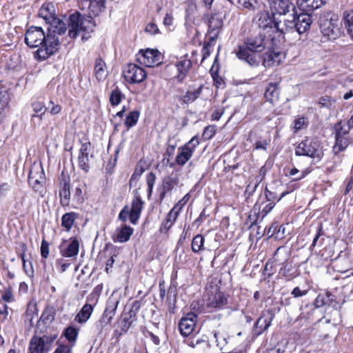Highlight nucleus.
Instances as JSON below:
<instances>
[{"instance_id": "15", "label": "nucleus", "mask_w": 353, "mask_h": 353, "mask_svg": "<svg viewBox=\"0 0 353 353\" xmlns=\"http://www.w3.org/2000/svg\"><path fill=\"white\" fill-rule=\"evenodd\" d=\"M285 54L276 50H268L263 55V65L265 68L279 65L285 59Z\"/></svg>"}, {"instance_id": "36", "label": "nucleus", "mask_w": 353, "mask_h": 353, "mask_svg": "<svg viewBox=\"0 0 353 353\" xmlns=\"http://www.w3.org/2000/svg\"><path fill=\"white\" fill-rule=\"evenodd\" d=\"M267 172V169L265 165L262 166L259 170V174L254 176L252 179V181L248 184L247 189H252V191H254L259 185L263 181L264 179Z\"/></svg>"}, {"instance_id": "39", "label": "nucleus", "mask_w": 353, "mask_h": 353, "mask_svg": "<svg viewBox=\"0 0 353 353\" xmlns=\"http://www.w3.org/2000/svg\"><path fill=\"white\" fill-rule=\"evenodd\" d=\"M204 241L205 239L203 235L197 234L196 235L192 241L191 249L193 252L198 253L199 252H202L205 250L204 247Z\"/></svg>"}, {"instance_id": "6", "label": "nucleus", "mask_w": 353, "mask_h": 353, "mask_svg": "<svg viewBox=\"0 0 353 353\" xmlns=\"http://www.w3.org/2000/svg\"><path fill=\"white\" fill-rule=\"evenodd\" d=\"M335 143L332 147V152L337 156L343 152L349 145L350 139L347 130H345V125L342 121L336 123L334 127Z\"/></svg>"}, {"instance_id": "14", "label": "nucleus", "mask_w": 353, "mask_h": 353, "mask_svg": "<svg viewBox=\"0 0 353 353\" xmlns=\"http://www.w3.org/2000/svg\"><path fill=\"white\" fill-rule=\"evenodd\" d=\"M274 13H270L268 11L260 12L256 15V23L259 30L262 32L272 33L273 26L274 22Z\"/></svg>"}, {"instance_id": "48", "label": "nucleus", "mask_w": 353, "mask_h": 353, "mask_svg": "<svg viewBox=\"0 0 353 353\" xmlns=\"http://www.w3.org/2000/svg\"><path fill=\"white\" fill-rule=\"evenodd\" d=\"M19 201H17V205L19 208L29 209L31 205L30 197L27 192H22L21 196L18 199Z\"/></svg>"}, {"instance_id": "24", "label": "nucleus", "mask_w": 353, "mask_h": 353, "mask_svg": "<svg viewBox=\"0 0 353 353\" xmlns=\"http://www.w3.org/2000/svg\"><path fill=\"white\" fill-rule=\"evenodd\" d=\"M327 0H297V6L304 12H311L321 8Z\"/></svg>"}, {"instance_id": "53", "label": "nucleus", "mask_w": 353, "mask_h": 353, "mask_svg": "<svg viewBox=\"0 0 353 353\" xmlns=\"http://www.w3.org/2000/svg\"><path fill=\"white\" fill-rule=\"evenodd\" d=\"M265 194L267 201L270 202H275V201H280L281 198L285 195V193L283 192L281 195L278 197L275 192L269 190L268 188H265Z\"/></svg>"}, {"instance_id": "2", "label": "nucleus", "mask_w": 353, "mask_h": 353, "mask_svg": "<svg viewBox=\"0 0 353 353\" xmlns=\"http://www.w3.org/2000/svg\"><path fill=\"white\" fill-rule=\"evenodd\" d=\"M268 40L264 32L256 30L244 39L236 52V57L251 66L259 65L260 57L256 53L263 51L267 47Z\"/></svg>"}, {"instance_id": "64", "label": "nucleus", "mask_w": 353, "mask_h": 353, "mask_svg": "<svg viewBox=\"0 0 353 353\" xmlns=\"http://www.w3.org/2000/svg\"><path fill=\"white\" fill-rule=\"evenodd\" d=\"M130 213L128 206H125L119 212V219L123 222H125L128 218H130Z\"/></svg>"}, {"instance_id": "42", "label": "nucleus", "mask_w": 353, "mask_h": 353, "mask_svg": "<svg viewBox=\"0 0 353 353\" xmlns=\"http://www.w3.org/2000/svg\"><path fill=\"white\" fill-rule=\"evenodd\" d=\"M20 258L21 259L23 263V268L25 273L28 276L32 277L34 276V269L32 261L26 259V256L24 252L20 254Z\"/></svg>"}, {"instance_id": "19", "label": "nucleus", "mask_w": 353, "mask_h": 353, "mask_svg": "<svg viewBox=\"0 0 353 353\" xmlns=\"http://www.w3.org/2000/svg\"><path fill=\"white\" fill-rule=\"evenodd\" d=\"M268 2L272 13L279 15H284L290 9H294L292 0H268Z\"/></svg>"}, {"instance_id": "46", "label": "nucleus", "mask_w": 353, "mask_h": 353, "mask_svg": "<svg viewBox=\"0 0 353 353\" xmlns=\"http://www.w3.org/2000/svg\"><path fill=\"white\" fill-rule=\"evenodd\" d=\"M54 308L52 306H47L41 316V320L45 323L52 322L54 320Z\"/></svg>"}, {"instance_id": "21", "label": "nucleus", "mask_w": 353, "mask_h": 353, "mask_svg": "<svg viewBox=\"0 0 353 353\" xmlns=\"http://www.w3.org/2000/svg\"><path fill=\"white\" fill-rule=\"evenodd\" d=\"M179 179L176 176H166L162 181L161 190L159 193V199L162 201L166 194L170 192L176 186L178 185Z\"/></svg>"}, {"instance_id": "12", "label": "nucleus", "mask_w": 353, "mask_h": 353, "mask_svg": "<svg viewBox=\"0 0 353 353\" xmlns=\"http://www.w3.org/2000/svg\"><path fill=\"white\" fill-rule=\"evenodd\" d=\"M137 60L146 67L159 65L162 62L161 54L157 50L147 49L140 50L137 54Z\"/></svg>"}, {"instance_id": "32", "label": "nucleus", "mask_w": 353, "mask_h": 353, "mask_svg": "<svg viewBox=\"0 0 353 353\" xmlns=\"http://www.w3.org/2000/svg\"><path fill=\"white\" fill-rule=\"evenodd\" d=\"M94 72L99 81L105 80L108 75L105 63L101 58H97L95 60Z\"/></svg>"}, {"instance_id": "8", "label": "nucleus", "mask_w": 353, "mask_h": 353, "mask_svg": "<svg viewBox=\"0 0 353 353\" xmlns=\"http://www.w3.org/2000/svg\"><path fill=\"white\" fill-rule=\"evenodd\" d=\"M56 338V335L32 336L29 344V352L30 353H48L51 350L52 345Z\"/></svg>"}, {"instance_id": "23", "label": "nucleus", "mask_w": 353, "mask_h": 353, "mask_svg": "<svg viewBox=\"0 0 353 353\" xmlns=\"http://www.w3.org/2000/svg\"><path fill=\"white\" fill-rule=\"evenodd\" d=\"M143 205V201L140 196L136 197L132 202V207L130 211V221L134 225L137 224L140 217Z\"/></svg>"}, {"instance_id": "13", "label": "nucleus", "mask_w": 353, "mask_h": 353, "mask_svg": "<svg viewBox=\"0 0 353 353\" xmlns=\"http://www.w3.org/2000/svg\"><path fill=\"white\" fill-rule=\"evenodd\" d=\"M123 74L125 81L130 83H139L147 76L146 72L142 68L134 63H130L125 67Z\"/></svg>"}, {"instance_id": "59", "label": "nucleus", "mask_w": 353, "mask_h": 353, "mask_svg": "<svg viewBox=\"0 0 353 353\" xmlns=\"http://www.w3.org/2000/svg\"><path fill=\"white\" fill-rule=\"evenodd\" d=\"M62 109V107L59 104H54V103L52 101H50L49 102L48 107L47 108V110H49L51 114L55 115L59 114Z\"/></svg>"}, {"instance_id": "51", "label": "nucleus", "mask_w": 353, "mask_h": 353, "mask_svg": "<svg viewBox=\"0 0 353 353\" xmlns=\"http://www.w3.org/2000/svg\"><path fill=\"white\" fill-rule=\"evenodd\" d=\"M190 198V194H186L180 201L177 202V203L174 205V206L171 210L174 212H177V214H179L183 206L188 203Z\"/></svg>"}, {"instance_id": "22", "label": "nucleus", "mask_w": 353, "mask_h": 353, "mask_svg": "<svg viewBox=\"0 0 353 353\" xmlns=\"http://www.w3.org/2000/svg\"><path fill=\"white\" fill-rule=\"evenodd\" d=\"M175 67L177 69L178 74L174 77V79L177 82L181 83L187 77L192 67V61L190 59L183 58L176 62Z\"/></svg>"}, {"instance_id": "18", "label": "nucleus", "mask_w": 353, "mask_h": 353, "mask_svg": "<svg viewBox=\"0 0 353 353\" xmlns=\"http://www.w3.org/2000/svg\"><path fill=\"white\" fill-rule=\"evenodd\" d=\"M223 19L221 14H212L208 19V34L211 41L217 38L222 27Z\"/></svg>"}, {"instance_id": "52", "label": "nucleus", "mask_w": 353, "mask_h": 353, "mask_svg": "<svg viewBox=\"0 0 353 353\" xmlns=\"http://www.w3.org/2000/svg\"><path fill=\"white\" fill-rule=\"evenodd\" d=\"M213 336L215 339L216 346L219 347L220 350H223V347L228 344L227 339L216 331L213 332Z\"/></svg>"}, {"instance_id": "44", "label": "nucleus", "mask_w": 353, "mask_h": 353, "mask_svg": "<svg viewBox=\"0 0 353 353\" xmlns=\"http://www.w3.org/2000/svg\"><path fill=\"white\" fill-rule=\"evenodd\" d=\"M79 330L74 327H68L64 330V336L70 344H75Z\"/></svg>"}, {"instance_id": "60", "label": "nucleus", "mask_w": 353, "mask_h": 353, "mask_svg": "<svg viewBox=\"0 0 353 353\" xmlns=\"http://www.w3.org/2000/svg\"><path fill=\"white\" fill-rule=\"evenodd\" d=\"M41 255L43 259H47L49 255V243L44 239L41 242Z\"/></svg>"}, {"instance_id": "9", "label": "nucleus", "mask_w": 353, "mask_h": 353, "mask_svg": "<svg viewBox=\"0 0 353 353\" xmlns=\"http://www.w3.org/2000/svg\"><path fill=\"white\" fill-rule=\"evenodd\" d=\"M292 22H288V28H292L293 32L296 31L299 34L307 32L312 22V17L310 14L302 12L299 14L290 16Z\"/></svg>"}, {"instance_id": "47", "label": "nucleus", "mask_w": 353, "mask_h": 353, "mask_svg": "<svg viewBox=\"0 0 353 353\" xmlns=\"http://www.w3.org/2000/svg\"><path fill=\"white\" fill-rule=\"evenodd\" d=\"M10 94L6 90L0 91V114L8 107Z\"/></svg>"}, {"instance_id": "62", "label": "nucleus", "mask_w": 353, "mask_h": 353, "mask_svg": "<svg viewBox=\"0 0 353 353\" xmlns=\"http://www.w3.org/2000/svg\"><path fill=\"white\" fill-rule=\"evenodd\" d=\"M56 264L59 266L61 273H63L70 265L69 263H66L63 259H57Z\"/></svg>"}, {"instance_id": "30", "label": "nucleus", "mask_w": 353, "mask_h": 353, "mask_svg": "<svg viewBox=\"0 0 353 353\" xmlns=\"http://www.w3.org/2000/svg\"><path fill=\"white\" fill-rule=\"evenodd\" d=\"M117 307V303L110 302L107 304L106 308L100 319V323L102 326H105L110 323L112 319L115 315Z\"/></svg>"}, {"instance_id": "20", "label": "nucleus", "mask_w": 353, "mask_h": 353, "mask_svg": "<svg viewBox=\"0 0 353 353\" xmlns=\"http://www.w3.org/2000/svg\"><path fill=\"white\" fill-rule=\"evenodd\" d=\"M91 144L90 142H85L81 144L78 157V165L79 168L83 170L85 173L89 172V152Z\"/></svg>"}, {"instance_id": "50", "label": "nucleus", "mask_w": 353, "mask_h": 353, "mask_svg": "<svg viewBox=\"0 0 353 353\" xmlns=\"http://www.w3.org/2000/svg\"><path fill=\"white\" fill-rule=\"evenodd\" d=\"M309 124L308 119L304 117H299L294 122V132L306 128Z\"/></svg>"}, {"instance_id": "26", "label": "nucleus", "mask_w": 353, "mask_h": 353, "mask_svg": "<svg viewBox=\"0 0 353 353\" xmlns=\"http://www.w3.org/2000/svg\"><path fill=\"white\" fill-rule=\"evenodd\" d=\"M228 303V299L221 292H217L209 298L208 306L215 309H221Z\"/></svg>"}, {"instance_id": "35", "label": "nucleus", "mask_w": 353, "mask_h": 353, "mask_svg": "<svg viewBox=\"0 0 353 353\" xmlns=\"http://www.w3.org/2000/svg\"><path fill=\"white\" fill-rule=\"evenodd\" d=\"M60 202L61 205L67 206L70 203V183L68 181H64L59 190Z\"/></svg>"}, {"instance_id": "61", "label": "nucleus", "mask_w": 353, "mask_h": 353, "mask_svg": "<svg viewBox=\"0 0 353 353\" xmlns=\"http://www.w3.org/2000/svg\"><path fill=\"white\" fill-rule=\"evenodd\" d=\"M74 344L68 345H59L56 349V353H72V348Z\"/></svg>"}, {"instance_id": "41", "label": "nucleus", "mask_w": 353, "mask_h": 353, "mask_svg": "<svg viewBox=\"0 0 353 353\" xmlns=\"http://www.w3.org/2000/svg\"><path fill=\"white\" fill-rule=\"evenodd\" d=\"M76 218L77 214L75 212H72L64 214L61 218V225L67 231L70 230Z\"/></svg>"}, {"instance_id": "43", "label": "nucleus", "mask_w": 353, "mask_h": 353, "mask_svg": "<svg viewBox=\"0 0 353 353\" xmlns=\"http://www.w3.org/2000/svg\"><path fill=\"white\" fill-rule=\"evenodd\" d=\"M139 116L140 113L137 110L132 111L128 114L125 121V125L128 129L134 126L137 124Z\"/></svg>"}, {"instance_id": "27", "label": "nucleus", "mask_w": 353, "mask_h": 353, "mask_svg": "<svg viewBox=\"0 0 353 353\" xmlns=\"http://www.w3.org/2000/svg\"><path fill=\"white\" fill-rule=\"evenodd\" d=\"M133 228L128 225H124L117 230V233L114 234L112 239L114 242L125 243L127 242L133 233Z\"/></svg>"}, {"instance_id": "7", "label": "nucleus", "mask_w": 353, "mask_h": 353, "mask_svg": "<svg viewBox=\"0 0 353 353\" xmlns=\"http://www.w3.org/2000/svg\"><path fill=\"white\" fill-rule=\"evenodd\" d=\"M341 23L334 16L321 21L320 29L324 37L329 40H335L341 36Z\"/></svg>"}, {"instance_id": "10", "label": "nucleus", "mask_w": 353, "mask_h": 353, "mask_svg": "<svg viewBox=\"0 0 353 353\" xmlns=\"http://www.w3.org/2000/svg\"><path fill=\"white\" fill-rule=\"evenodd\" d=\"M199 144L198 138L194 137L184 145L179 147L175 159L176 163L180 166H183L191 159Z\"/></svg>"}, {"instance_id": "34", "label": "nucleus", "mask_w": 353, "mask_h": 353, "mask_svg": "<svg viewBox=\"0 0 353 353\" xmlns=\"http://www.w3.org/2000/svg\"><path fill=\"white\" fill-rule=\"evenodd\" d=\"M92 312V305L88 303L85 304L75 316V321L79 323H85L90 319Z\"/></svg>"}, {"instance_id": "40", "label": "nucleus", "mask_w": 353, "mask_h": 353, "mask_svg": "<svg viewBox=\"0 0 353 353\" xmlns=\"http://www.w3.org/2000/svg\"><path fill=\"white\" fill-rule=\"evenodd\" d=\"M32 107L34 111V114L32 115V119L33 120L34 118H39V120H41L43 116L44 115L46 111L47 110V108L45 105L39 101H36L32 103Z\"/></svg>"}, {"instance_id": "38", "label": "nucleus", "mask_w": 353, "mask_h": 353, "mask_svg": "<svg viewBox=\"0 0 353 353\" xmlns=\"http://www.w3.org/2000/svg\"><path fill=\"white\" fill-rule=\"evenodd\" d=\"M202 88L200 87L196 90L193 91L188 90L186 93L182 96L180 100L185 104L194 102L196 99H198L201 94Z\"/></svg>"}, {"instance_id": "57", "label": "nucleus", "mask_w": 353, "mask_h": 353, "mask_svg": "<svg viewBox=\"0 0 353 353\" xmlns=\"http://www.w3.org/2000/svg\"><path fill=\"white\" fill-rule=\"evenodd\" d=\"M238 3L244 8L252 10L255 8L257 2L256 0H238Z\"/></svg>"}, {"instance_id": "1", "label": "nucleus", "mask_w": 353, "mask_h": 353, "mask_svg": "<svg viewBox=\"0 0 353 353\" xmlns=\"http://www.w3.org/2000/svg\"><path fill=\"white\" fill-rule=\"evenodd\" d=\"M47 31L46 34L41 27L32 26L26 33V43L30 48H39L34 54L39 60H45L54 54L60 46L57 32Z\"/></svg>"}, {"instance_id": "45", "label": "nucleus", "mask_w": 353, "mask_h": 353, "mask_svg": "<svg viewBox=\"0 0 353 353\" xmlns=\"http://www.w3.org/2000/svg\"><path fill=\"white\" fill-rule=\"evenodd\" d=\"M123 97L124 95L122 94L121 91L119 88H116L110 94V102L113 106L117 105L121 103Z\"/></svg>"}, {"instance_id": "63", "label": "nucleus", "mask_w": 353, "mask_h": 353, "mask_svg": "<svg viewBox=\"0 0 353 353\" xmlns=\"http://www.w3.org/2000/svg\"><path fill=\"white\" fill-rule=\"evenodd\" d=\"M270 140L268 141L267 139L257 141L255 143L254 148L256 150H266L267 146L269 145Z\"/></svg>"}, {"instance_id": "37", "label": "nucleus", "mask_w": 353, "mask_h": 353, "mask_svg": "<svg viewBox=\"0 0 353 353\" xmlns=\"http://www.w3.org/2000/svg\"><path fill=\"white\" fill-rule=\"evenodd\" d=\"M343 23L348 34L353 39V10L344 11Z\"/></svg>"}, {"instance_id": "56", "label": "nucleus", "mask_w": 353, "mask_h": 353, "mask_svg": "<svg viewBox=\"0 0 353 353\" xmlns=\"http://www.w3.org/2000/svg\"><path fill=\"white\" fill-rule=\"evenodd\" d=\"M148 191L149 194H151L152 189L156 181V175L153 172H150L147 174L146 177Z\"/></svg>"}, {"instance_id": "31", "label": "nucleus", "mask_w": 353, "mask_h": 353, "mask_svg": "<svg viewBox=\"0 0 353 353\" xmlns=\"http://www.w3.org/2000/svg\"><path fill=\"white\" fill-rule=\"evenodd\" d=\"M265 98L272 104H274L279 101V90L277 83H270L268 84L265 89Z\"/></svg>"}, {"instance_id": "33", "label": "nucleus", "mask_w": 353, "mask_h": 353, "mask_svg": "<svg viewBox=\"0 0 353 353\" xmlns=\"http://www.w3.org/2000/svg\"><path fill=\"white\" fill-rule=\"evenodd\" d=\"M178 216L177 212H174L171 210L167 214L165 219L161 223L159 232L162 234H166L172 226Z\"/></svg>"}, {"instance_id": "3", "label": "nucleus", "mask_w": 353, "mask_h": 353, "mask_svg": "<svg viewBox=\"0 0 353 353\" xmlns=\"http://www.w3.org/2000/svg\"><path fill=\"white\" fill-rule=\"evenodd\" d=\"M55 8L52 3H46L43 4L39 10V17L44 19L48 25L47 30L57 32L58 35L64 34L66 30L65 23L55 16Z\"/></svg>"}, {"instance_id": "16", "label": "nucleus", "mask_w": 353, "mask_h": 353, "mask_svg": "<svg viewBox=\"0 0 353 353\" xmlns=\"http://www.w3.org/2000/svg\"><path fill=\"white\" fill-rule=\"evenodd\" d=\"M60 254L63 257H76L79 250V242L77 238L72 237L68 241H64L59 246Z\"/></svg>"}, {"instance_id": "28", "label": "nucleus", "mask_w": 353, "mask_h": 353, "mask_svg": "<svg viewBox=\"0 0 353 353\" xmlns=\"http://www.w3.org/2000/svg\"><path fill=\"white\" fill-rule=\"evenodd\" d=\"M288 22H292V19H285L283 21L275 18L272 33H277L279 37L283 36L288 32H293L292 28H288Z\"/></svg>"}, {"instance_id": "17", "label": "nucleus", "mask_w": 353, "mask_h": 353, "mask_svg": "<svg viewBox=\"0 0 353 353\" xmlns=\"http://www.w3.org/2000/svg\"><path fill=\"white\" fill-rule=\"evenodd\" d=\"M197 316L193 312L188 313L179 323L180 333L183 336H189L194 330Z\"/></svg>"}, {"instance_id": "25", "label": "nucleus", "mask_w": 353, "mask_h": 353, "mask_svg": "<svg viewBox=\"0 0 353 353\" xmlns=\"http://www.w3.org/2000/svg\"><path fill=\"white\" fill-rule=\"evenodd\" d=\"M268 316H266L265 314H263L260 316L255 323V329L257 331V334H261L263 331L267 330L271 325V322L274 319V314L272 311H268Z\"/></svg>"}, {"instance_id": "54", "label": "nucleus", "mask_w": 353, "mask_h": 353, "mask_svg": "<svg viewBox=\"0 0 353 353\" xmlns=\"http://www.w3.org/2000/svg\"><path fill=\"white\" fill-rule=\"evenodd\" d=\"M216 131V126L210 125L205 128L203 133V137L205 139H210L215 134Z\"/></svg>"}, {"instance_id": "29", "label": "nucleus", "mask_w": 353, "mask_h": 353, "mask_svg": "<svg viewBox=\"0 0 353 353\" xmlns=\"http://www.w3.org/2000/svg\"><path fill=\"white\" fill-rule=\"evenodd\" d=\"M82 2L94 16L99 15L105 9V0H82Z\"/></svg>"}, {"instance_id": "4", "label": "nucleus", "mask_w": 353, "mask_h": 353, "mask_svg": "<svg viewBox=\"0 0 353 353\" xmlns=\"http://www.w3.org/2000/svg\"><path fill=\"white\" fill-rule=\"evenodd\" d=\"M68 26V35L70 38H76L80 32H92L95 26L91 17L83 16L79 12L70 16Z\"/></svg>"}, {"instance_id": "58", "label": "nucleus", "mask_w": 353, "mask_h": 353, "mask_svg": "<svg viewBox=\"0 0 353 353\" xmlns=\"http://www.w3.org/2000/svg\"><path fill=\"white\" fill-rule=\"evenodd\" d=\"M334 102H335V100H332V98L329 96H323V97H320L319 99V103L322 107L329 108Z\"/></svg>"}, {"instance_id": "55", "label": "nucleus", "mask_w": 353, "mask_h": 353, "mask_svg": "<svg viewBox=\"0 0 353 353\" xmlns=\"http://www.w3.org/2000/svg\"><path fill=\"white\" fill-rule=\"evenodd\" d=\"M298 174H299V176L295 177V178H294L292 181H297L299 180H301V179H303L306 176V174H307L305 171L300 172L297 168H293L292 169H291L289 171V173H288V175H289L290 176H295V175H296Z\"/></svg>"}, {"instance_id": "5", "label": "nucleus", "mask_w": 353, "mask_h": 353, "mask_svg": "<svg viewBox=\"0 0 353 353\" xmlns=\"http://www.w3.org/2000/svg\"><path fill=\"white\" fill-rule=\"evenodd\" d=\"M295 154L309 157L319 161L323 157V148L317 139L307 137L296 147Z\"/></svg>"}, {"instance_id": "49", "label": "nucleus", "mask_w": 353, "mask_h": 353, "mask_svg": "<svg viewBox=\"0 0 353 353\" xmlns=\"http://www.w3.org/2000/svg\"><path fill=\"white\" fill-rule=\"evenodd\" d=\"M134 322L133 319H130L123 314L121 315V321H120V327L121 331L123 333H125L128 331V330L132 326V323Z\"/></svg>"}, {"instance_id": "11", "label": "nucleus", "mask_w": 353, "mask_h": 353, "mask_svg": "<svg viewBox=\"0 0 353 353\" xmlns=\"http://www.w3.org/2000/svg\"><path fill=\"white\" fill-rule=\"evenodd\" d=\"M28 182L35 192H43L46 176L41 165L32 167L29 172Z\"/></svg>"}]
</instances>
